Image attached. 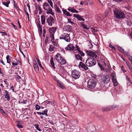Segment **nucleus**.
<instances>
[{
    "label": "nucleus",
    "instance_id": "nucleus-35",
    "mask_svg": "<svg viewBox=\"0 0 132 132\" xmlns=\"http://www.w3.org/2000/svg\"><path fill=\"white\" fill-rule=\"evenodd\" d=\"M79 53H80V55H81L82 56H84L85 55V54L83 53L82 51L80 50H79V51H78Z\"/></svg>",
    "mask_w": 132,
    "mask_h": 132
},
{
    "label": "nucleus",
    "instance_id": "nucleus-18",
    "mask_svg": "<svg viewBox=\"0 0 132 132\" xmlns=\"http://www.w3.org/2000/svg\"><path fill=\"white\" fill-rule=\"evenodd\" d=\"M43 9L45 10H47V9L50 7V6L48 3H47L45 2L43 5Z\"/></svg>",
    "mask_w": 132,
    "mask_h": 132
},
{
    "label": "nucleus",
    "instance_id": "nucleus-54",
    "mask_svg": "<svg viewBox=\"0 0 132 132\" xmlns=\"http://www.w3.org/2000/svg\"><path fill=\"white\" fill-rule=\"evenodd\" d=\"M18 24L19 25V27L20 28H21V26L20 24V22L19 21H18Z\"/></svg>",
    "mask_w": 132,
    "mask_h": 132
},
{
    "label": "nucleus",
    "instance_id": "nucleus-23",
    "mask_svg": "<svg viewBox=\"0 0 132 132\" xmlns=\"http://www.w3.org/2000/svg\"><path fill=\"white\" fill-rule=\"evenodd\" d=\"M110 110V107H103L102 109V110L103 112L109 111Z\"/></svg>",
    "mask_w": 132,
    "mask_h": 132
},
{
    "label": "nucleus",
    "instance_id": "nucleus-9",
    "mask_svg": "<svg viewBox=\"0 0 132 132\" xmlns=\"http://www.w3.org/2000/svg\"><path fill=\"white\" fill-rule=\"evenodd\" d=\"M86 53L87 55L91 56L92 57L96 58L97 56L95 52L90 51H87Z\"/></svg>",
    "mask_w": 132,
    "mask_h": 132
},
{
    "label": "nucleus",
    "instance_id": "nucleus-40",
    "mask_svg": "<svg viewBox=\"0 0 132 132\" xmlns=\"http://www.w3.org/2000/svg\"><path fill=\"white\" fill-rule=\"evenodd\" d=\"M111 76L112 77V79L115 78L116 74L115 72H113L112 73H111Z\"/></svg>",
    "mask_w": 132,
    "mask_h": 132
},
{
    "label": "nucleus",
    "instance_id": "nucleus-56",
    "mask_svg": "<svg viewBox=\"0 0 132 132\" xmlns=\"http://www.w3.org/2000/svg\"><path fill=\"white\" fill-rule=\"evenodd\" d=\"M48 37H46V39L45 40V42H47L48 41Z\"/></svg>",
    "mask_w": 132,
    "mask_h": 132
},
{
    "label": "nucleus",
    "instance_id": "nucleus-30",
    "mask_svg": "<svg viewBox=\"0 0 132 132\" xmlns=\"http://www.w3.org/2000/svg\"><path fill=\"white\" fill-rule=\"evenodd\" d=\"M10 56L9 55H7L6 57V59L7 60V62L8 63H10V62L11 60L10 57Z\"/></svg>",
    "mask_w": 132,
    "mask_h": 132
},
{
    "label": "nucleus",
    "instance_id": "nucleus-58",
    "mask_svg": "<svg viewBox=\"0 0 132 132\" xmlns=\"http://www.w3.org/2000/svg\"><path fill=\"white\" fill-rule=\"evenodd\" d=\"M116 2H120L122 1L123 0H113Z\"/></svg>",
    "mask_w": 132,
    "mask_h": 132
},
{
    "label": "nucleus",
    "instance_id": "nucleus-57",
    "mask_svg": "<svg viewBox=\"0 0 132 132\" xmlns=\"http://www.w3.org/2000/svg\"><path fill=\"white\" fill-rule=\"evenodd\" d=\"M11 89L13 91V92H14V88H13V86H12L11 88Z\"/></svg>",
    "mask_w": 132,
    "mask_h": 132
},
{
    "label": "nucleus",
    "instance_id": "nucleus-24",
    "mask_svg": "<svg viewBox=\"0 0 132 132\" xmlns=\"http://www.w3.org/2000/svg\"><path fill=\"white\" fill-rule=\"evenodd\" d=\"M80 24L82 26L83 28L85 29H88L89 28H88L84 24L83 22H82L80 23Z\"/></svg>",
    "mask_w": 132,
    "mask_h": 132
},
{
    "label": "nucleus",
    "instance_id": "nucleus-63",
    "mask_svg": "<svg viewBox=\"0 0 132 132\" xmlns=\"http://www.w3.org/2000/svg\"><path fill=\"white\" fill-rule=\"evenodd\" d=\"M55 6H56V9L57 10V11L58 12H59L60 10H59V8H58V7L57 6H56V4L55 5Z\"/></svg>",
    "mask_w": 132,
    "mask_h": 132
},
{
    "label": "nucleus",
    "instance_id": "nucleus-33",
    "mask_svg": "<svg viewBox=\"0 0 132 132\" xmlns=\"http://www.w3.org/2000/svg\"><path fill=\"white\" fill-rule=\"evenodd\" d=\"M35 128L39 131H40L41 130L39 128V125L38 124H36L34 125Z\"/></svg>",
    "mask_w": 132,
    "mask_h": 132
},
{
    "label": "nucleus",
    "instance_id": "nucleus-1",
    "mask_svg": "<svg viewBox=\"0 0 132 132\" xmlns=\"http://www.w3.org/2000/svg\"><path fill=\"white\" fill-rule=\"evenodd\" d=\"M112 8L113 9L114 16L116 17L119 19H123L125 17L124 13L119 9L117 8L114 5H113Z\"/></svg>",
    "mask_w": 132,
    "mask_h": 132
},
{
    "label": "nucleus",
    "instance_id": "nucleus-55",
    "mask_svg": "<svg viewBox=\"0 0 132 132\" xmlns=\"http://www.w3.org/2000/svg\"><path fill=\"white\" fill-rule=\"evenodd\" d=\"M17 63H18V64L19 65H21V62L19 61H17Z\"/></svg>",
    "mask_w": 132,
    "mask_h": 132
},
{
    "label": "nucleus",
    "instance_id": "nucleus-52",
    "mask_svg": "<svg viewBox=\"0 0 132 132\" xmlns=\"http://www.w3.org/2000/svg\"><path fill=\"white\" fill-rule=\"evenodd\" d=\"M43 31L44 34H46V31L45 29L44 28L43 29Z\"/></svg>",
    "mask_w": 132,
    "mask_h": 132
},
{
    "label": "nucleus",
    "instance_id": "nucleus-53",
    "mask_svg": "<svg viewBox=\"0 0 132 132\" xmlns=\"http://www.w3.org/2000/svg\"><path fill=\"white\" fill-rule=\"evenodd\" d=\"M21 78V77L19 76H18V77H16V80H18L19 79Z\"/></svg>",
    "mask_w": 132,
    "mask_h": 132
},
{
    "label": "nucleus",
    "instance_id": "nucleus-32",
    "mask_svg": "<svg viewBox=\"0 0 132 132\" xmlns=\"http://www.w3.org/2000/svg\"><path fill=\"white\" fill-rule=\"evenodd\" d=\"M5 97L6 98L7 100L9 101L10 100V97L9 94H6L5 95Z\"/></svg>",
    "mask_w": 132,
    "mask_h": 132
},
{
    "label": "nucleus",
    "instance_id": "nucleus-46",
    "mask_svg": "<svg viewBox=\"0 0 132 132\" xmlns=\"http://www.w3.org/2000/svg\"><path fill=\"white\" fill-rule=\"evenodd\" d=\"M58 85L61 88H63V86H62L61 84L60 83H58Z\"/></svg>",
    "mask_w": 132,
    "mask_h": 132
},
{
    "label": "nucleus",
    "instance_id": "nucleus-6",
    "mask_svg": "<svg viewBox=\"0 0 132 132\" xmlns=\"http://www.w3.org/2000/svg\"><path fill=\"white\" fill-rule=\"evenodd\" d=\"M59 38L61 39H63L68 42H70V38L69 35L66 33H64L61 35L59 37Z\"/></svg>",
    "mask_w": 132,
    "mask_h": 132
},
{
    "label": "nucleus",
    "instance_id": "nucleus-64",
    "mask_svg": "<svg viewBox=\"0 0 132 132\" xmlns=\"http://www.w3.org/2000/svg\"><path fill=\"white\" fill-rule=\"evenodd\" d=\"M84 3V1H81L80 3V4L81 5H83Z\"/></svg>",
    "mask_w": 132,
    "mask_h": 132
},
{
    "label": "nucleus",
    "instance_id": "nucleus-50",
    "mask_svg": "<svg viewBox=\"0 0 132 132\" xmlns=\"http://www.w3.org/2000/svg\"><path fill=\"white\" fill-rule=\"evenodd\" d=\"M17 126L19 128H23V126H22L20 124H17Z\"/></svg>",
    "mask_w": 132,
    "mask_h": 132
},
{
    "label": "nucleus",
    "instance_id": "nucleus-20",
    "mask_svg": "<svg viewBox=\"0 0 132 132\" xmlns=\"http://www.w3.org/2000/svg\"><path fill=\"white\" fill-rule=\"evenodd\" d=\"M126 80L127 81V83L128 85H131L132 82L131 81L130 79V78L127 76L126 75Z\"/></svg>",
    "mask_w": 132,
    "mask_h": 132
},
{
    "label": "nucleus",
    "instance_id": "nucleus-25",
    "mask_svg": "<svg viewBox=\"0 0 132 132\" xmlns=\"http://www.w3.org/2000/svg\"><path fill=\"white\" fill-rule=\"evenodd\" d=\"M63 13L68 16H71V15L70 13L67 11L66 10H63Z\"/></svg>",
    "mask_w": 132,
    "mask_h": 132
},
{
    "label": "nucleus",
    "instance_id": "nucleus-60",
    "mask_svg": "<svg viewBox=\"0 0 132 132\" xmlns=\"http://www.w3.org/2000/svg\"><path fill=\"white\" fill-rule=\"evenodd\" d=\"M109 46L111 47L112 49H115V48L113 46L111 45H110Z\"/></svg>",
    "mask_w": 132,
    "mask_h": 132
},
{
    "label": "nucleus",
    "instance_id": "nucleus-62",
    "mask_svg": "<svg viewBox=\"0 0 132 132\" xmlns=\"http://www.w3.org/2000/svg\"><path fill=\"white\" fill-rule=\"evenodd\" d=\"M37 114L38 115H42V114H43V113H42V112H37Z\"/></svg>",
    "mask_w": 132,
    "mask_h": 132
},
{
    "label": "nucleus",
    "instance_id": "nucleus-7",
    "mask_svg": "<svg viewBox=\"0 0 132 132\" xmlns=\"http://www.w3.org/2000/svg\"><path fill=\"white\" fill-rule=\"evenodd\" d=\"M46 21L49 26H52L55 22V20L51 16H50L46 19Z\"/></svg>",
    "mask_w": 132,
    "mask_h": 132
},
{
    "label": "nucleus",
    "instance_id": "nucleus-49",
    "mask_svg": "<svg viewBox=\"0 0 132 132\" xmlns=\"http://www.w3.org/2000/svg\"><path fill=\"white\" fill-rule=\"evenodd\" d=\"M118 107V105H113L111 106V108L112 109H114L116 108H117Z\"/></svg>",
    "mask_w": 132,
    "mask_h": 132
},
{
    "label": "nucleus",
    "instance_id": "nucleus-37",
    "mask_svg": "<svg viewBox=\"0 0 132 132\" xmlns=\"http://www.w3.org/2000/svg\"><path fill=\"white\" fill-rule=\"evenodd\" d=\"M98 65L101 70H105V68L103 67L101 64H99Z\"/></svg>",
    "mask_w": 132,
    "mask_h": 132
},
{
    "label": "nucleus",
    "instance_id": "nucleus-45",
    "mask_svg": "<svg viewBox=\"0 0 132 132\" xmlns=\"http://www.w3.org/2000/svg\"><path fill=\"white\" fill-rule=\"evenodd\" d=\"M121 69L122 71L124 72H125L126 71L125 70L124 67L123 66H122L121 67Z\"/></svg>",
    "mask_w": 132,
    "mask_h": 132
},
{
    "label": "nucleus",
    "instance_id": "nucleus-15",
    "mask_svg": "<svg viewBox=\"0 0 132 132\" xmlns=\"http://www.w3.org/2000/svg\"><path fill=\"white\" fill-rule=\"evenodd\" d=\"M41 22L42 24L45 25V17L44 15H42L41 16Z\"/></svg>",
    "mask_w": 132,
    "mask_h": 132
},
{
    "label": "nucleus",
    "instance_id": "nucleus-13",
    "mask_svg": "<svg viewBox=\"0 0 132 132\" xmlns=\"http://www.w3.org/2000/svg\"><path fill=\"white\" fill-rule=\"evenodd\" d=\"M64 29L66 31L70 32L72 30V27L70 25H66L64 26Z\"/></svg>",
    "mask_w": 132,
    "mask_h": 132
},
{
    "label": "nucleus",
    "instance_id": "nucleus-12",
    "mask_svg": "<svg viewBox=\"0 0 132 132\" xmlns=\"http://www.w3.org/2000/svg\"><path fill=\"white\" fill-rule=\"evenodd\" d=\"M78 66L79 68H81L84 69L85 70H86L88 69V67L84 64L81 62H79Z\"/></svg>",
    "mask_w": 132,
    "mask_h": 132
},
{
    "label": "nucleus",
    "instance_id": "nucleus-44",
    "mask_svg": "<svg viewBox=\"0 0 132 132\" xmlns=\"http://www.w3.org/2000/svg\"><path fill=\"white\" fill-rule=\"evenodd\" d=\"M12 64L14 66H15L18 65V63L17 62H16L15 61H14L12 63Z\"/></svg>",
    "mask_w": 132,
    "mask_h": 132
},
{
    "label": "nucleus",
    "instance_id": "nucleus-36",
    "mask_svg": "<svg viewBox=\"0 0 132 132\" xmlns=\"http://www.w3.org/2000/svg\"><path fill=\"white\" fill-rule=\"evenodd\" d=\"M47 110H45L44 111H43L42 112V113H43L42 115H44L45 114L46 116H47Z\"/></svg>",
    "mask_w": 132,
    "mask_h": 132
},
{
    "label": "nucleus",
    "instance_id": "nucleus-29",
    "mask_svg": "<svg viewBox=\"0 0 132 132\" xmlns=\"http://www.w3.org/2000/svg\"><path fill=\"white\" fill-rule=\"evenodd\" d=\"M54 47L52 45H50L49 46V51L50 52L53 51H54Z\"/></svg>",
    "mask_w": 132,
    "mask_h": 132
},
{
    "label": "nucleus",
    "instance_id": "nucleus-22",
    "mask_svg": "<svg viewBox=\"0 0 132 132\" xmlns=\"http://www.w3.org/2000/svg\"><path fill=\"white\" fill-rule=\"evenodd\" d=\"M75 57L76 59L78 60L82 61V57L78 54H75Z\"/></svg>",
    "mask_w": 132,
    "mask_h": 132
},
{
    "label": "nucleus",
    "instance_id": "nucleus-5",
    "mask_svg": "<svg viewBox=\"0 0 132 132\" xmlns=\"http://www.w3.org/2000/svg\"><path fill=\"white\" fill-rule=\"evenodd\" d=\"M80 73L78 70H73L71 72L72 77L75 79H77L80 77Z\"/></svg>",
    "mask_w": 132,
    "mask_h": 132
},
{
    "label": "nucleus",
    "instance_id": "nucleus-8",
    "mask_svg": "<svg viewBox=\"0 0 132 132\" xmlns=\"http://www.w3.org/2000/svg\"><path fill=\"white\" fill-rule=\"evenodd\" d=\"M65 49L67 50H69L72 51H76V48L72 44H70L68 45L67 47L65 48Z\"/></svg>",
    "mask_w": 132,
    "mask_h": 132
},
{
    "label": "nucleus",
    "instance_id": "nucleus-59",
    "mask_svg": "<svg viewBox=\"0 0 132 132\" xmlns=\"http://www.w3.org/2000/svg\"><path fill=\"white\" fill-rule=\"evenodd\" d=\"M89 2V4L90 5H92L93 4V2H91L90 0V1H88Z\"/></svg>",
    "mask_w": 132,
    "mask_h": 132
},
{
    "label": "nucleus",
    "instance_id": "nucleus-41",
    "mask_svg": "<svg viewBox=\"0 0 132 132\" xmlns=\"http://www.w3.org/2000/svg\"><path fill=\"white\" fill-rule=\"evenodd\" d=\"M122 53H123L127 56L128 57L130 55L128 52H126L124 51V52Z\"/></svg>",
    "mask_w": 132,
    "mask_h": 132
},
{
    "label": "nucleus",
    "instance_id": "nucleus-10",
    "mask_svg": "<svg viewBox=\"0 0 132 132\" xmlns=\"http://www.w3.org/2000/svg\"><path fill=\"white\" fill-rule=\"evenodd\" d=\"M55 31V30L53 29H50L49 32H50V36L51 38V41L53 42L54 39V34Z\"/></svg>",
    "mask_w": 132,
    "mask_h": 132
},
{
    "label": "nucleus",
    "instance_id": "nucleus-4",
    "mask_svg": "<svg viewBox=\"0 0 132 132\" xmlns=\"http://www.w3.org/2000/svg\"><path fill=\"white\" fill-rule=\"evenodd\" d=\"M88 88L92 89L94 88L96 85V82L95 80L93 79H89L87 83Z\"/></svg>",
    "mask_w": 132,
    "mask_h": 132
},
{
    "label": "nucleus",
    "instance_id": "nucleus-19",
    "mask_svg": "<svg viewBox=\"0 0 132 132\" xmlns=\"http://www.w3.org/2000/svg\"><path fill=\"white\" fill-rule=\"evenodd\" d=\"M68 11H71L72 13H77L78 12L75 9H73L70 7H69L68 9Z\"/></svg>",
    "mask_w": 132,
    "mask_h": 132
},
{
    "label": "nucleus",
    "instance_id": "nucleus-21",
    "mask_svg": "<svg viewBox=\"0 0 132 132\" xmlns=\"http://www.w3.org/2000/svg\"><path fill=\"white\" fill-rule=\"evenodd\" d=\"M110 80V78L109 77V76L108 75H106L104 77V82H105L106 83H107L108 82H109Z\"/></svg>",
    "mask_w": 132,
    "mask_h": 132
},
{
    "label": "nucleus",
    "instance_id": "nucleus-51",
    "mask_svg": "<svg viewBox=\"0 0 132 132\" xmlns=\"http://www.w3.org/2000/svg\"><path fill=\"white\" fill-rule=\"evenodd\" d=\"M128 59L130 60V61L132 63V56L130 55L128 57Z\"/></svg>",
    "mask_w": 132,
    "mask_h": 132
},
{
    "label": "nucleus",
    "instance_id": "nucleus-16",
    "mask_svg": "<svg viewBox=\"0 0 132 132\" xmlns=\"http://www.w3.org/2000/svg\"><path fill=\"white\" fill-rule=\"evenodd\" d=\"M73 16L77 18L80 21H85V19L81 18V16L79 15H77L76 14H73Z\"/></svg>",
    "mask_w": 132,
    "mask_h": 132
},
{
    "label": "nucleus",
    "instance_id": "nucleus-27",
    "mask_svg": "<svg viewBox=\"0 0 132 132\" xmlns=\"http://www.w3.org/2000/svg\"><path fill=\"white\" fill-rule=\"evenodd\" d=\"M10 3V1H4L2 2L3 4L7 7H9V4Z\"/></svg>",
    "mask_w": 132,
    "mask_h": 132
},
{
    "label": "nucleus",
    "instance_id": "nucleus-26",
    "mask_svg": "<svg viewBox=\"0 0 132 132\" xmlns=\"http://www.w3.org/2000/svg\"><path fill=\"white\" fill-rule=\"evenodd\" d=\"M112 80L114 83V86H117L118 85V82L116 78L112 79Z\"/></svg>",
    "mask_w": 132,
    "mask_h": 132
},
{
    "label": "nucleus",
    "instance_id": "nucleus-11",
    "mask_svg": "<svg viewBox=\"0 0 132 132\" xmlns=\"http://www.w3.org/2000/svg\"><path fill=\"white\" fill-rule=\"evenodd\" d=\"M36 24L38 29L39 36H41L42 35V29L40 22L37 23Z\"/></svg>",
    "mask_w": 132,
    "mask_h": 132
},
{
    "label": "nucleus",
    "instance_id": "nucleus-61",
    "mask_svg": "<svg viewBox=\"0 0 132 132\" xmlns=\"http://www.w3.org/2000/svg\"><path fill=\"white\" fill-rule=\"evenodd\" d=\"M38 9L39 10V11H41V10H41V7H40V6H39L38 7Z\"/></svg>",
    "mask_w": 132,
    "mask_h": 132
},
{
    "label": "nucleus",
    "instance_id": "nucleus-48",
    "mask_svg": "<svg viewBox=\"0 0 132 132\" xmlns=\"http://www.w3.org/2000/svg\"><path fill=\"white\" fill-rule=\"evenodd\" d=\"M11 24L13 26L14 28V29L16 30L17 29V27H16V26L13 23H11Z\"/></svg>",
    "mask_w": 132,
    "mask_h": 132
},
{
    "label": "nucleus",
    "instance_id": "nucleus-3",
    "mask_svg": "<svg viewBox=\"0 0 132 132\" xmlns=\"http://www.w3.org/2000/svg\"><path fill=\"white\" fill-rule=\"evenodd\" d=\"M55 59L57 62L61 65L64 64L66 63V61L63 59L59 53H57L55 55Z\"/></svg>",
    "mask_w": 132,
    "mask_h": 132
},
{
    "label": "nucleus",
    "instance_id": "nucleus-17",
    "mask_svg": "<svg viewBox=\"0 0 132 132\" xmlns=\"http://www.w3.org/2000/svg\"><path fill=\"white\" fill-rule=\"evenodd\" d=\"M46 10H47L46 13L47 14H51L52 16L54 15V13L52 12V10L51 7H50L49 8L47 9Z\"/></svg>",
    "mask_w": 132,
    "mask_h": 132
},
{
    "label": "nucleus",
    "instance_id": "nucleus-42",
    "mask_svg": "<svg viewBox=\"0 0 132 132\" xmlns=\"http://www.w3.org/2000/svg\"><path fill=\"white\" fill-rule=\"evenodd\" d=\"M40 108V106L37 104L36 105L35 107V109L36 110H38Z\"/></svg>",
    "mask_w": 132,
    "mask_h": 132
},
{
    "label": "nucleus",
    "instance_id": "nucleus-43",
    "mask_svg": "<svg viewBox=\"0 0 132 132\" xmlns=\"http://www.w3.org/2000/svg\"><path fill=\"white\" fill-rule=\"evenodd\" d=\"M67 20H68V23H70L71 24L74 23L73 22H72L71 20L69 19L68 18H67Z\"/></svg>",
    "mask_w": 132,
    "mask_h": 132
},
{
    "label": "nucleus",
    "instance_id": "nucleus-39",
    "mask_svg": "<svg viewBox=\"0 0 132 132\" xmlns=\"http://www.w3.org/2000/svg\"><path fill=\"white\" fill-rule=\"evenodd\" d=\"M125 8L126 10L128 11H130L131 10V8L129 6H125Z\"/></svg>",
    "mask_w": 132,
    "mask_h": 132
},
{
    "label": "nucleus",
    "instance_id": "nucleus-2",
    "mask_svg": "<svg viewBox=\"0 0 132 132\" xmlns=\"http://www.w3.org/2000/svg\"><path fill=\"white\" fill-rule=\"evenodd\" d=\"M96 64L95 60L93 57H89L86 60V65L89 67L95 65Z\"/></svg>",
    "mask_w": 132,
    "mask_h": 132
},
{
    "label": "nucleus",
    "instance_id": "nucleus-31",
    "mask_svg": "<svg viewBox=\"0 0 132 132\" xmlns=\"http://www.w3.org/2000/svg\"><path fill=\"white\" fill-rule=\"evenodd\" d=\"M118 49L122 53H123L124 52V50L121 47H118Z\"/></svg>",
    "mask_w": 132,
    "mask_h": 132
},
{
    "label": "nucleus",
    "instance_id": "nucleus-38",
    "mask_svg": "<svg viewBox=\"0 0 132 132\" xmlns=\"http://www.w3.org/2000/svg\"><path fill=\"white\" fill-rule=\"evenodd\" d=\"M37 61L39 65V66L40 67H41L42 68V69H44V68H43V67H42V65L41 63L39 61V60H37Z\"/></svg>",
    "mask_w": 132,
    "mask_h": 132
},
{
    "label": "nucleus",
    "instance_id": "nucleus-47",
    "mask_svg": "<svg viewBox=\"0 0 132 132\" xmlns=\"http://www.w3.org/2000/svg\"><path fill=\"white\" fill-rule=\"evenodd\" d=\"M75 48H76V50H77L78 51L79 50H80L78 46L77 45H76V47H75Z\"/></svg>",
    "mask_w": 132,
    "mask_h": 132
},
{
    "label": "nucleus",
    "instance_id": "nucleus-28",
    "mask_svg": "<svg viewBox=\"0 0 132 132\" xmlns=\"http://www.w3.org/2000/svg\"><path fill=\"white\" fill-rule=\"evenodd\" d=\"M50 62L52 67H53L54 69H55V67H54V63L53 62V58H51Z\"/></svg>",
    "mask_w": 132,
    "mask_h": 132
},
{
    "label": "nucleus",
    "instance_id": "nucleus-14",
    "mask_svg": "<svg viewBox=\"0 0 132 132\" xmlns=\"http://www.w3.org/2000/svg\"><path fill=\"white\" fill-rule=\"evenodd\" d=\"M34 68L36 72L38 73L39 72V68L38 65L36 62L34 64Z\"/></svg>",
    "mask_w": 132,
    "mask_h": 132
},
{
    "label": "nucleus",
    "instance_id": "nucleus-34",
    "mask_svg": "<svg viewBox=\"0 0 132 132\" xmlns=\"http://www.w3.org/2000/svg\"><path fill=\"white\" fill-rule=\"evenodd\" d=\"M47 1L50 4V6L53 8V4L52 1L51 0H47Z\"/></svg>",
    "mask_w": 132,
    "mask_h": 132
}]
</instances>
